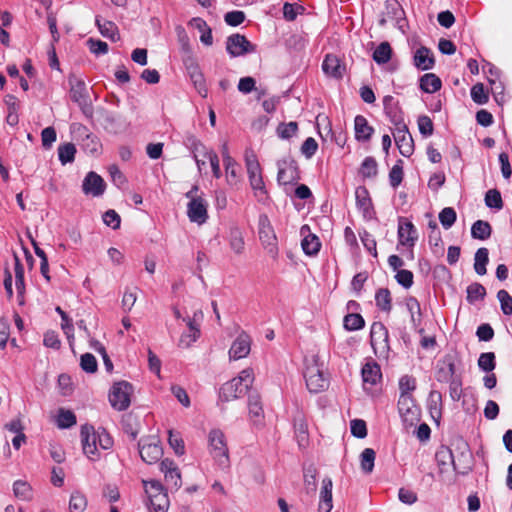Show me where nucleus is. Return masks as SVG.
Returning a JSON list of instances; mask_svg holds the SVG:
<instances>
[{
	"instance_id": "aec40b11",
	"label": "nucleus",
	"mask_w": 512,
	"mask_h": 512,
	"mask_svg": "<svg viewBox=\"0 0 512 512\" xmlns=\"http://www.w3.org/2000/svg\"><path fill=\"white\" fill-rule=\"evenodd\" d=\"M105 187L106 185L102 177L93 171L85 176L82 184L83 192L86 195L95 197L101 196L105 191Z\"/></svg>"
},
{
	"instance_id": "58836bf2",
	"label": "nucleus",
	"mask_w": 512,
	"mask_h": 512,
	"mask_svg": "<svg viewBox=\"0 0 512 512\" xmlns=\"http://www.w3.org/2000/svg\"><path fill=\"white\" fill-rule=\"evenodd\" d=\"M13 493L16 498L23 501H30L33 498L31 485L23 480H16L13 483Z\"/></svg>"
},
{
	"instance_id": "0e129e2a",
	"label": "nucleus",
	"mask_w": 512,
	"mask_h": 512,
	"mask_svg": "<svg viewBox=\"0 0 512 512\" xmlns=\"http://www.w3.org/2000/svg\"><path fill=\"white\" fill-rule=\"evenodd\" d=\"M298 130L297 122L281 123L277 127V134L282 139H289L296 134Z\"/></svg>"
},
{
	"instance_id": "c85d7f7f",
	"label": "nucleus",
	"mask_w": 512,
	"mask_h": 512,
	"mask_svg": "<svg viewBox=\"0 0 512 512\" xmlns=\"http://www.w3.org/2000/svg\"><path fill=\"white\" fill-rule=\"evenodd\" d=\"M249 415L254 425H261L264 418V411L259 394L253 392L248 397Z\"/></svg>"
},
{
	"instance_id": "774afa93",
	"label": "nucleus",
	"mask_w": 512,
	"mask_h": 512,
	"mask_svg": "<svg viewBox=\"0 0 512 512\" xmlns=\"http://www.w3.org/2000/svg\"><path fill=\"white\" fill-rule=\"evenodd\" d=\"M418 128L422 136L429 137L433 134L434 125L430 117L426 115H421L417 120Z\"/></svg>"
},
{
	"instance_id": "f704fd0d",
	"label": "nucleus",
	"mask_w": 512,
	"mask_h": 512,
	"mask_svg": "<svg viewBox=\"0 0 512 512\" xmlns=\"http://www.w3.org/2000/svg\"><path fill=\"white\" fill-rule=\"evenodd\" d=\"M441 86L440 78L433 73L424 74L420 78V88L426 93H435L441 89Z\"/></svg>"
},
{
	"instance_id": "680f3d73",
	"label": "nucleus",
	"mask_w": 512,
	"mask_h": 512,
	"mask_svg": "<svg viewBox=\"0 0 512 512\" xmlns=\"http://www.w3.org/2000/svg\"><path fill=\"white\" fill-rule=\"evenodd\" d=\"M471 98L479 105H483L488 102L489 97L485 92L484 85L482 83H477L471 88Z\"/></svg>"
},
{
	"instance_id": "e2e57ef3",
	"label": "nucleus",
	"mask_w": 512,
	"mask_h": 512,
	"mask_svg": "<svg viewBox=\"0 0 512 512\" xmlns=\"http://www.w3.org/2000/svg\"><path fill=\"white\" fill-rule=\"evenodd\" d=\"M80 366L83 371L87 373H95L98 369V364L95 356L91 353H84L80 359Z\"/></svg>"
},
{
	"instance_id": "09e8293b",
	"label": "nucleus",
	"mask_w": 512,
	"mask_h": 512,
	"mask_svg": "<svg viewBox=\"0 0 512 512\" xmlns=\"http://www.w3.org/2000/svg\"><path fill=\"white\" fill-rule=\"evenodd\" d=\"M343 325L348 331H357L365 326V321L360 314L350 313L344 317Z\"/></svg>"
},
{
	"instance_id": "9d476101",
	"label": "nucleus",
	"mask_w": 512,
	"mask_h": 512,
	"mask_svg": "<svg viewBox=\"0 0 512 512\" xmlns=\"http://www.w3.org/2000/svg\"><path fill=\"white\" fill-rule=\"evenodd\" d=\"M255 50L256 46L242 34H232L226 40V51L231 57L243 56Z\"/></svg>"
},
{
	"instance_id": "ea45409f",
	"label": "nucleus",
	"mask_w": 512,
	"mask_h": 512,
	"mask_svg": "<svg viewBox=\"0 0 512 512\" xmlns=\"http://www.w3.org/2000/svg\"><path fill=\"white\" fill-rule=\"evenodd\" d=\"M391 293L389 289L387 288H380L377 290L375 294V302L376 306L384 311V312H390L392 309L391 304Z\"/></svg>"
},
{
	"instance_id": "49530a36",
	"label": "nucleus",
	"mask_w": 512,
	"mask_h": 512,
	"mask_svg": "<svg viewBox=\"0 0 512 512\" xmlns=\"http://www.w3.org/2000/svg\"><path fill=\"white\" fill-rule=\"evenodd\" d=\"M149 501L153 512H167L169 507V499L166 492L152 494Z\"/></svg>"
},
{
	"instance_id": "e433bc0d",
	"label": "nucleus",
	"mask_w": 512,
	"mask_h": 512,
	"mask_svg": "<svg viewBox=\"0 0 512 512\" xmlns=\"http://www.w3.org/2000/svg\"><path fill=\"white\" fill-rule=\"evenodd\" d=\"M406 308L410 314L411 324L413 327H418L421 323V307L419 301L413 297H407L405 301Z\"/></svg>"
},
{
	"instance_id": "423d86ee",
	"label": "nucleus",
	"mask_w": 512,
	"mask_h": 512,
	"mask_svg": "<svg viewBox=\"0 0 512 512\" xmlns=\"http://www.w3.org/2000/svg\"><path fill=\"white\" fill-rule=\"evenodd\" d=\"M210 453L219 465L226 467L229 462L225 436L221 430L214 429L209 433Z\"/></svg>"
},
{
	"instance_id": "1a4fd4ad",
	"label": "nucleus",
	"mask_w": 512,
	"mask_h": 512,
	"mask_svg": "<svg viewBox=\"0 0 512 512\" xmlns=\"http://www.w3.org/2000/svg\"><path fill=\"white\" fill-rule=\"evenodd\" d=\"M258 227L259 239L262 245L270 254L276 255L278 252L277 237L267 215L262 214L259 216Z\"/></svg>"
},
{
	"instance_id": "6e6d98bb",
	"label": "nucleus",
	"mask_w": 512,
	"mask_h": 512,
	"mask_svg": "<svg viewBox=\"0 0 512 512\" xmlns=\"http://www.w3.org/2000/svg\"><path fill=\"white\" fill-rule=\"evenodd\" d=\"M254 167H256L254 165ZM248 178L250 185L253 190H259L261 192H265V185L261 174V168H253V170H248Z\"/></svg>"
},
{
	"instance_id": "412c9836",
	"label": "nucleus",
	"mask_w": 512,
	"mask_h": 512,
	"mask_svg": "<svg viewBox=\"0 0 512 512\" xmlns=\"http://www.w3.org/2000/svg\"><path fill=\"white\" fill-rule=\"evenodd\" d=\"M202 316V312L197 311L194 313L193 318H183V321L186 322L188 330L192 332V335L182 334L179 343L180 346L188 348L200 337V328L199 324L197 323V320L201 319Z\"/></svg>"
},
{
	"instance_id": "c756f323",
	"label": "nucleus",
	"mask_w": 512,
	"mask_h": 512,
	"mask_svg": "<svg viewBox=\"0 0 512 512\" xmlns=\"http://www.w3.org/2000/svg\"><path fill=\"white\" fill-rule=\"evenodd\" d=\"M435 459L438 463L440 473H442L446 466L452 465L454 470H458V466L455 460V454L451 448L447 446H441L435 454Z\"/></svg>"
},
{
	"instance_id": "2eb2a0df",
	"label": "nucleus",
	"mask_w": 512,
	"mask_h": 512,
	"mask_svg": "<svg viewBox=\"0 0 512 512\" xmlns=\"http://www.w3.org/2000/svg\"><path fill=\"white\" fill-rule=\"evenodd\" d=\"M160 470L164 474L166 485L170 489L178 490L181 487V474L174 461L168 458L162 460Z\"/></svg>"
},
{
	"instance_id": "2f4dec72",
	"label": "nucleus",
	"mask_w": 512,
	"mask_h": 512,
	"mask_svg": "<svg viewBox=\"0 0 512 512\" xmlns=\"http://www.w3.org/2000/svg\"><path fill=\"white\" fill-rule=\"evenodd\" d=\"M187 70H188L190 79L193 82L194 87L196 88L198 93L202 97H206L208 90H207V87H206V84H205L204 75L201 72L199 66L197 64H195V63H191L187 67Z\"/></svg>"
},
{
	"instance_id": "a878e982",
	"label": "nucleus",
	"mask_w": 512,
	"mask_h": 512,
	"mask_svg": "<svg viewBox=\"0 0 512 512\" xmlns=\"http://www.w3.org/2000/svg\"><path fill=\"white\" fill-rule=\"evenodd\" d=\"M413 61L419 70H430L435 64L433 53L425 46H421L415 51Z\"/></svg>"
},
{
	"instance_id": "3c124183",
	"label": "nucleus",
	"mask_w": 512,
	"mask_h": 512,
	"mask_svg": "<svg viewBox=\"0 0 512 512\" xmlns=\"http://www.w3.org/2000/svg\"><path fill=\"white\" fill-rule=\"evenodd\" d=\"M87 507V500L86 497L78 492L75 491L70 496L69 501V510L70 512H83Z\"/></svg>"
},
{
	"instance_id": "bf43d9fd",
	"label": "nucleus",
	"mask_w": 512,
	"mask_h": 512,
	"mask_svg": "<svg viewBox=\"0 0 512 512\" xmlns=\"http://www.w3.org/2000/svg\"><path fill=\"white\" fill-rule=\"evenodd\" d=\"M485 204L489 208L501 209L503 201L500 192L497 189H490L485 195Z\"/></svg>"
},
{
	"instance_id": "dca6fc26",
	"label": "nucleus",
	"mask_w": 512,
	"mask_h": 512,
	"mask_svg": "<svg viewBox=\"0 0 512 512\" xmlns=\"http://www.w3.org/2000/svg\"><path fill=\"white\" fill-rule=\"evenodd\" d=\"M393 136L400 154L409 157L414 151V142L407 126L404 124L396 127Z\"/></svg>"
},
{
	"instance_id": "69168bd1",
	"label": "nucleus",
	"mask_w": 512,
	"mask_h": 512,
	"mask_svg": "<svg viewBox=\"0 0 512 512\" xmlns=\"http://www.w3.org/2000/svg\"><path fill=\"white\" fill-rule=\"evenodd\" d=\"M497 298L500 302L501 310L505 315L512 314V297L506 290H499L497 293Z\"/></svg>"
},
{
	"instance_id": "473e14b6",
	"label": "nucleus",
	"mask_w": 512,
	"mask_h": 512,
	"mask_svg": "<svg viewBox=\"0 0 512 512\" xmlns=\"http://www.w3.org/2000/svg\"><path fill=\"white\" fill-rule=\"evenodd\" d=\"M362 378L365 384L375 385L381 379L380 366L376 362H368L362 368Z\"/></svg>"
},
{
	"instance_id": "de8ad7c7",
	"label": "nucleus",
	"mask_w": 512,
	"mask_h": 512,
	"mask_svg": "<svg viewBox=\"0 0 512 512\" xmlns=\"http://www.w3.org/2000/svg\"><path fill=\"white\" fill-rule=\"evenodd\" d=\"M466 299L470 304L475 303L478 300H483L486 296V289L480 283H472L467 287Z\"/></svg>"
},
{
	"instance_id": "603ef678",
	"label": "nucleus",
	"mask_w": 512,
	"mask_h": 512,
	"mask_svg": "<svg viewBox=\"0 0 512 512\" xmlns=\"http://www.w3.org/2000/svg\"><path fill=\"white\" fill-rule=\"evenodd\" d=\"M76 424V416L70 410L60 409L57 416V426L62 429L70 428Z\"/></svg>"
},
{
	"instance_id": "4468645a",
	"label": "nucleus",
	"mask_w": 512,
	"mask_h": 512,
	"mask_svg": "<svg viewBox=\"0 0 512 512\" xmlns=\"http://www.w3.org/2000/svg\"><path fill=\"white\" fill-rule=\"evenodd\" d=\"M457 376L455 362L451 355H446L442 360L437 362L435 379L439 383L447 384Z\"/></svg>"
},
{
	"instance_id": "7ed1b4c3",
	"label": "nucleus",
	"mask_w": 512,
	"mask_h": 512,
	"mask_svg": "<svg viewBox=\"0 0 512 512\" xmlns=\"http://www.w3.org/2000/svg\"><path fill=\"white\" fill-rule=\"evenodd\" d=\"M388 22L393 23L402 32L407 27L405 11L397 0H387L385 2V11L383 17L379 20V25L385 26Z\"/></svg>"
},
{
	"instance_id": "39448f33",
	"label": "nucleus",
	"mask_w": 512,
	"mask_h": 512,
	"mask_svg": "<svg viewBox=\"0 0 512 512\" xmlns=\"http://www.w3.org/2000/svg\"><path fill=\"white\" fill-rule=\"evenodd\" d=\"M138 450L141 459L147 464H154L163 455L159 440L154 436L141 438L138 442Z\"/></svg>"
},
{
	"instance_id": "c03bdc74",
	"label": "nucleus",
	"mask_w": 512,
	"mask_h": 512,
	"mask_svg": "<svg viewBox=\"0 0 512 512\" xmlns=\"http://www.w3.org/2000/svg\"><path fill=\"white\" fill-rule=\"evenodd\" d=\"M15 286L18 294L25 293L24 267L19 257L14 254Z\"/></svg>"
},
{
	"instance_id": "79ce46f5",
	"label": "nucleus",
	"mask_w": 512,
	"mask_h": 512,
	"mask_svg": "<svg viewBox=\"0 0 512 512\" xmlns=\"http://www.w3.org/2000/svg\"><path fill=\"white\" fill-rule=\"evenodd\" d=\"M376 453L372 448H365L360 455L361 470L365 474L372 473L374 469Z\"/></svg>"
},
{
	"instance_id": "0eeeda50",
	"label": "nucleus",
	"mask_w": 512,
	"mask_h": 512,
	"mask_svg": "<svg viewBox=\"0 0 512 512\" xmlns=\"http://www.w3.org/2000/svg\"><path fill=\"white\" fill-rule=\"evenodd\" d=\"M81 444L84 454L92 461L99 458L98 453V430L92 425L85 424L80 431Z\"/></svg>"
},
{
	"instance_id": "a18cd8bd",
	"label": "nucleus",
	"mask_w": 512,
	"mask_h": 512,
	"mask_svg": "<svg viewBox=\"0 0 512 512\" xmlns=\"http://www.w3.org/2000/svg\"><path fill=\"white\" fill-rule=\"evenodd\" d=\"M96 24L99 28L100 33L106 37L111 39L112 41L119 40V33L117 26L112 21H104L103 23L100 22L98 18H96Z\"/></svg>"
},
{
	"instance_id": "f03ea898",
	"label": "nucleus",
	"mask_w": 512,
	"mask_h": 512,
	"mask_svg": "<svg viewBox=\"0 0 512 512\" xmlns=\"http://www.w3.org/2000/svg\"><path fill=\"white\" fill-rule=\"evenodd\" d=\"M133 385L127 381H119L113 384L109 393V402L117 411L126 410L131 403Z\"/></svg>"
},
{
	"instance_id": "ddd939ff",
	"label": "nucleus",
	"mask_w": 512,
	"mask_h": 512,
	"mask_svg": "<svg viewBox=\"0 0 512 512\" xmlns=\"http://www.w3.org/2000/svg\"><path fill=\"white\" fill-rule=\"evenodd\" d=\"M398 410L405 423L413 425L419 420V409L415 405L414 399L411 395H400L398 400Z\"/></svg>"
},
{
	"instance_id": "72a5a7b5",
	"label": "nucleus",
	"mask_w": 512,
	"mask_h": 512,
	"mask_svg": "<svg viewBox=\"0 0 512 512\" xmlns=\"http://www.w3.org/2000/svg\"><path fill=\"white\" fill-rule=\"evenodd\" d=\"M304 490L310 496L317 491V469L312 465L304 469Z\"/></svg>"
},
{
	"instance_id": "4c0bfd02",
	"label": "nucleus",
	"mask_w": 512,
	"mask_h": 512,
	"mask_svg": "<svg viewBox=\"0 0 512 512\" xmlns=\"http://www.w3.org/2000/svg\"><path fill=\"white\" fill-rule=\"evenodd\" d=\"M491 225L484 220H477L472 224L471 236L474 239L486 240L491 236Z\"/></svg>"
},
{
	"instance_id": "cd10ccee",
	"label": "nucleus",
	"mask_w": 512,
	"mask_h": 512,
	"mask_svg": "<svg viewBox=\"0 0 512 512\" xmlns=\"http://www.w3.org/2000/svg\"><path fill=\"white\" fill-rule=\"evenodd\" d=\"M354 130L355 139L359 142H368L374 133V128L368 124L367 119L362 115L355 117Z\"/></svg>"
},
{
	"instance_id": "864d4df0",
	"label": "nucleus",
	"mask_w": 512,
	"mask_h": 512,
	"mask_svg": "<svg viewBox=\"0 0 512 512\" xmlns=\"http://www.w3.org/2000/svg\"><path fill=\"white\" fill-rule=\"evenodd\" d=\"M403 161L399 159L389 172V182L393 188H397L403 180Z\"/></svg>"
},
{
	"instance_id": "052dcab7",
	"label": "nucleus",
	"mask_w": 512,
	"mask_h": 512,
	"mask_svg": "<svg viewBox=\"0 0 512 512\" xmlns=\"http://www.w3.org/2000/svg\"><path fill=\"white\" fill-rule=\"evenodd\" d=\"M204 158H207L210 162L213 176L217 179L221 177V169L218 155L211 149H204V153L202 155Z\"/></svg>"
},
{
	"instance_id": "6e6552de",
	"label": "nucleus",
	"mask_w": 512,
	"mask_h": 512,
	"mask_svg": "<svg viewBox=\"0 0 512 512\" xmlns=\"http://www.w3.org/2000/svg\"><path fill=\"white\" fill-rule=\"evenodd\" d=\"M313 364L307 366L304 372L306 386L312 393H319L328 387V380L317 364V357H313Z\"/></svg>"
},
{
	"instance_id": "5fc2aeb1",
	"label": "nucleus",
	"mask_w": 512,
	"mask_h": 512,
	"mask_svg": "<svg viewBox=\"0 0 512 512\" xmlns=\"http://www.w3.org/2000/svg\"><path fill=\"white\" fill-rule=\"evenodd\" d=\"M428 405L430 413L440 416L442 406V394L437 390H431L428 396Z\"/></svg>"
},
{
	"instance_id": "338daca9",
	"label": "nucleus",
	"mask_w": 512,
	"mask_h": 512,
	"mask_svg": "<svg viewBox=\"0 0 512 512\" xmlns=\"http://www.w3.org/2000/svg\"><path fill=\"white\" fill-rule=\"evenodd\" d=\"M351 434L359 439L367 436L366 422L362 419H354L350 423Z\"/></svg>"
},
{
	"instance_id": "9b49d317",
	"label": "nucleus",
	"mask_w": 512,
	"mask_h": 512,
	"mask_svg": "<svg viewBox=\"0 0 512 512\" xmlns=\"http://www.w3.org/2000/svg\"><path fill=\"white\" fill-rule=\"evenodd\" d=\"M370 342L375 352L377 350H380L382 353L389 352V333L382 322H374L371 325Z\"/></svg>"
},
{
	"instance_id": "a211bd4d",
	"label": "nucleus",
	"mask_w": 512,
	"mask_h": 512,
	"mask_svg": "<svg viewBox=\"0 0 512 512\" xmlns=\"http://www.w3.org/2000/svg\"><path fill=\"white\" fill-rule=\"evenodd\" d=\"M355 198L356 206L362 212L364 219H373L375 217V211L367 188L364 186L357 187Z\"/></svg>"
},
{
	"instance_id": "c9c22d12",
	"label": "nucleus",
	"mask_w": 512,
	"mask_h": 512,
	"mask_svg": "<svg viewBox=\"0 0 512 512\" xmlns=\"http://www.w3.org/2000/svg\"><path fill=\"white\" fill-rule=\"evenodd\" d=\"M489 262V251L485 247L479 248L474 256V270L475 272L482 276L487 273V264Z\"/></svg>"
},
{
	"instance_id": "a19ab883",
	"label": "nucleus",
	"mask_w": 512,
	"mask_h": 512,
	"mask_svg": "<svg viewBox=\"0 0 512 512\" xmlns=\"http://www.w3.org/2000/svg\"><path fill=\"white\" fill-rule=\"evenodd\" d=\"M76 147L73 143H64L58 147V158L62 165L72 163L75 159Z\"/></svg>"
},
{
	"instance_id": "6ab92c4d",
	"label": "nucleus",
	"mask_w": 512,
	"mask_h": 512,
	"mask_svg": "<svg viewBox=\"0 0 512 512\" xmlns=\"http://www.w3.org/2000/svg\"><path fill=\"white\" fill-rule=\"evenodd\" d=\"M247 391L248 389L245 388V384L241 383V379L233 378L221 387L219 397L222 401L228 402L241 397Z\"/></svg>"
},
{
	"instance_id": "393cba45",
	"label": "nucleus",
	"mask_w": 512,
	"mask_h": 512,
	"mask_svg": "<svg viewBox=\"0 0 512 512\" xmlns=\"http://www.w3.org/2000/svg\"><path fill=\"white\" fill-rule=\"evenodd\" d=\"M332 488L333 482L330 477H325L322 480L320 489V500H319V512H331L333 508L332 504Z\"/></svg>"
},
{
	"instance_id": "4be33fe9",
	"label": "nucleus",
	"mask_w": 512,
	"mask_h": 512,
	"mask_svg": "<svg viewBox=\"0 0 512 512\" xmlns=\"http://www.w3.org/2000/svg\"><path fill=\"white\" fill-rule=\"evenodd\" d=\"M399 244L403 246L413 247L417 240V231L412 222L400 218L398 225Z\"/></svg>"
},
{
	"instance_id": "5701e85b",
	"label": "nucleus",
	"mask_w": 512,
	"mask_h": 512,
	"mask_svg": "<svg viewBox=\"0 0 512 512\" xmlns=\"http://www.w3.org/2000/svg\"><path fill=\"white\" fill-rule=\"evenodd\" d=\"M251 340L246 333H241L233 341L230 350L229 358L232 360H239L246 357L250 352Z\"/></svg>"
},
{
	"instance_id": "8fccbe9b",
	"label": "nucleus",
	"mask_w": 512,
	"mask_h": 512,
	"mask_svg": "<svg viewBox=\"0 0 512 512\" xmlns=\"http://www.w3.org/2000/svg\"><path fill=\"white\" fill-rule=\"evenodd\" d=\"M360 173L364 178H373L378 173L377 161L371 157H366L360 167Z\"/></svg>"
},
{
	"instance_id": "f8f14e48",
	"label": "nucleus",
	"mask_w": 512,
	"mask_h": 512,
	"mask_svg": "<svg viewBox=\"0 0 512 512\" xmlns=\"http://www.w3.org/2000/svg\"><path fill=\"white\" fill-rule=\"evenodd\" d=\"M277 180L281 184H290L299 180L298 166L295 160L288 158L277 162Z\"/></svg>"
},
{
	"instance_id": "4d7b16f0",
	"label": "nucleus",
	"mask_w": 512,
	"mask_h": 512,
	"mask_svg": "<svg viewBox=\"0 0 512 512\" xmlns=\"http://www.w3.org/2000/svg\"><path fill=\"white\" fill-rule=\"evenodd\" d=\"M457 214L452 207H445L439 213V221L445 229L451 228L456 222Z\"/></svg>"
},
{
	"instance_id": "37998d69",
	"label": "nucleus",
	"mask_w": 512,
	"mask_h": 512,
	"mask_svg": "<svg viewBox=\"0 0 512 512\" xmlns=\"http://www.w3.org/2000/svg\"><path fill=\"white\" fill-rule=\"evenodd\" d=\"M392 48L388 42H382L373 52L372 58L377 64H385L391 59Z\"/></svg>"
},
{
	"instance_id": "b1692460",
	"label": "nucleus",
	"mask_w": 512,
	"mask_h": 512,
	"mask_svg": "<svg viewBox=\"0 0 512 512\" xmlns=\"http://www.w3.org/2000/svg\"><path fill=\"white\" fill-rule=\"evenodd\" d=\"M300 232L303 236L301 246L304 253L309 256L317 255L321 248V242L319 238L315 234L310 233V228L308 225L302 226Z\"/></svg>"
},
{
	"instance_id": "20e7f679",
	"label": "nucleus",
	"mask_w": 512,
	"mask_h": 512,
	"mask_svg": "<svg viewBox=\"0 0 512 512\" xmlns=\"http://www.w3.org/2000/svg\"><path fill=\"white\" fill-rule=\"evenodd\" d=\"M457 459L458 470H454L460 475H467L473 469V455L468 443L461 437L456 438L452 443Z\"/></svg>"
},
{
	"instance_id": "bb28decb",
	"label": "nucleus",
	"mask_w": 512,
	"mask_h": 512,
	"mask_svg": "<svg viewBox=\"0 0 512 512\" xmlns=\"http://www.w3.org/2000/svg\"><path fill=\"white\" fill-rule=\"evenodd\" d=\"M323 72L333 78L340 79L343 77L345 67L341 65L339 58L335 55H326L322 63Z\"/></svg>"
},
{
	"instance_id": "f257e3e1",
	"label": "nucleus",
	"mask_w": 512,
	"mask_h": 512,
	"mask_svg": "<svg viewBox=\"0 0 512 512\" xmlns=\"http://www.w3.org/2000/svg\"><path fill=\"white\" fill-rule=\"evenodd\" d=\"M68 82L70 85L69 92L71 100L77 103L85 117L91 119L94 114V109L85 82L75 75H70Z\"/></svg>"
},
{
	"instance_id": "7c9ffc66",
	"label": "nucleus",
	"mask_w": 512,
	"mask_h": 512,
	"mask_svg": "<svg viewBox=\"0 0 512 512\" xmlns=\"http://www.w3.org/2000/svg\"><path fill=\"white\" fill-rule=\"evenodd\" d=\"M384 111L390 121L396 126L404 125L402 113L398 107L397 103H394V99L392 96L388 95L384 97L383 100Z\"/></svg>"
},
{
	"instance_id": "f3484780",
	"label": "nucleus",
	"mask_w": 512,
	"mask_h": 512,
	"mask_svg": "<svg viewBox=\"0 0 512 512\" xmlns=\"http://www.w3.org/2000/svg\"><path fill=\"white\" fill-rule=\"evenodd\" d=\"M187 214L191 222L205 223L208 218L207 202L201 197H192L187 206Z\"/></svg>"
},
{
	"instance_id": "13d9d810",
	"label": "nucleus",
	"mask_w": 512,
	"mask_h": 512,
	"mask_svg": "<svg viewBox=\"0 0 512 512\" xmlns=\"http://www.w3.org/2000/svg\"><path fill=\"white\" fill-rule=\"evenodd\" d=\"M478 366L485 372H491L496 367L495 354L493 352H485L480 354L478 358Z\"/></svg>"
}]
</instances>
